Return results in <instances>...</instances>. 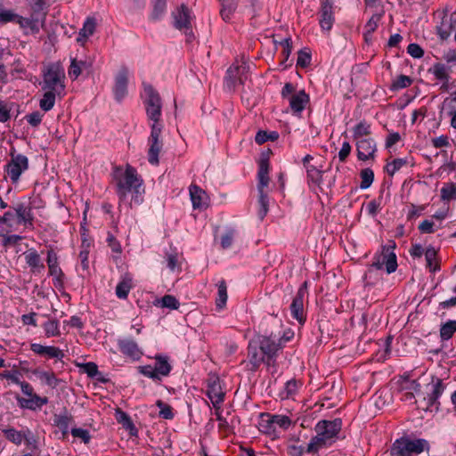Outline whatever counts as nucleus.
I'll use <instances>...</instances> for the list:
<instances>
[{"mask_svg":"<svg viewBox=\"0 0 456 456\" xmlns=\"http://www.w3.org/2000/svg\"><path fill=\"white\" fill-rule=\"evenodd\" d=\"M112 178L119 208L123 205L132 208L133 205L138 206L142 203L145 192L143 181L134 167L130 165H126V168L114 167Z\"/></svg>","mask_w":456,"mask_h":456,"instance_id":"1","label":"nucleus"},{"mask_svg":"<svg viewBox=\"0 0 456 456\" xmlns=\"http://www.w3.org/2000/svg\"><path fill=\"white\" fill-rule=\"evenodd\" d=\"M341 427L342 421L340 419L319 421L314 428L316 435L307 444L306 452L308 453H314L321 448L331 445L338 439Z\"/></svg>","mask_w":456,"mask_h":456,"instance_id":"2","label":"nucleus"},{"mask_svg":"<svg viewBox=\"0 0 456 456\" xmlns=\"http://www.w3.org/2000/svg\"><path fill=\"white\" fill-rule=\"evenodd\" d=\"M65 72L61 64L54 62L49 64L43 71L41 83L44 91H52L54 94H65Z\"/></svg>","mask_w":456,"mask_h":456,"instance_id":"3","label":"nucleus"},{"mask_svg":"<svg viewBox=\"0 0 456 456\" xmlns=\"http://www.w3.org/2000/svg\"><path fill=\"white\" fill-rule=\"evenodd\" d=\"M429 444L425 439H410L403 436L395 441L391 447V456H408L411 453L419 454L428 451Z\"/></svg>","mask_w":456,"mask_h":456,"instance_id":"4","label":"nucleus"},{"mask_svg":"<svg viewBox=\"0 0 456 456\" xmlns=\"http://www.w3.org/2000/svg\"><path fill=\"white\" fill-rule=\"evenodd\" d=\"M10 159L4 167L5 178L12 184L19 183L21 175L28 169V159L27 156L17 153L14 149L10 151Z\"/></svg>","mask_w":456,"mask_h":456,"instance_id":"5","label":"nucleus"},{"mask_svg":"<svg viewBox=\"0 0 456 456\" xmlns=\"http://www.w3.org/2000/svg\"><path fill=\"white\" fill-rule=\"evenodd\" d=\"M144 93L146 114L151 126H163L160 123L162 102L159 93L151 85L144 86Z\"/></svg>","mask_w":456,"mask_h":456,"instance_id":"6","label":"nucleus"},{"mask_svg":"<svg viewBox=\"0 0 456 456\" xmlns=\"http://www.w3.org/2000/svg\"><path fill=\"white\" fill-rule=\"evenodd\" d=\"M427 395L420 402L421 408L425 411H436L440 410L439 398L443 395L445 386L442 379L433 377L431 382L427 386Z\"/></svg>","mask_w":456,"mask_h":456,"instance_id":"7","label":"nucleus"},{"mask_svg":"<svg viewBox=\"0 0 456 456\" xmlns=\"http://www.w3.org/2000/svg\"><path fill=\"white\" fill-rule=\"evenodd\" d=\"M172 366L167 355L157 354L154 365H144L139 367V372L153 380H160L162 377L169 375Z\"/></svg>","mask_w":456,"mask_h":456,"instance_id":"8","label":"nucleus"},{"mask_svg":"<svg viewBox=\"0 0 456 456\" xmlns=\"http://www.w3.org/2000/svg\"><path fill=\"white\" fill-rule=\"evenodd\" d=\"M249 67L246 63L231 66L224 78V88L230 92L234 91L237 83L243 85L248 79Z\"/></svg>","mask_w":456,"mask_h":456,"instance_id":"9","label":"nucleus"},{"mask_svg":"<svg viewBox=\"0 0 456 456\" xmlns=\"http://www.w3.org/2000/svg\"><path fill=\"white\" fill-rule=\"evenodd\" d=\"M163 126H151V134L148 138V161L153 166L159 163V155L162 150L163 142L160 140Z\"/></svg>","mask_w":456,"mask_h":456,"instance_id":"10","label":"nucleus"},{"mask_svg":"<svg viewBox=\"0 0 456 456\" xmlns=\"http://www.w3.org/2000/svg\"><path fill=\"white\" fill-rule=\"evenodd\" d=\"M256 340L267 356V365H270L278 350L281 348V343L277 340V334L271 332L269 335L258 336Z\"/></svg>","mask_w":456,"mask_h":456,"instance_id":"11","label":"nucleus"},{"mask_svg":"<svg viewBox=\"0 0 456 456\" xmlns=\"http://www.w3.org/2000/svg\"><path fill=\"white\" fill-rule=\"evenodd\" d=\"M49 274L53 278V285L62 288L64 284V273L59 265L58 256L53 249L48 250L46 259Z\"/></svg>","mask_w":456,"mask_h":456,"instance_id":"12","label":"nucleus"},{"mask_svg":"<svg viewBox=\"0 0 456 456\" xmlns=\"http://www.w3.org/2000/svg\"><path fill=\"white\" fill-rule=\"evenodd\" d=\"M357 158L359 160L366 161L373 159L377 151V143L371 137L361 139L355 142Z\"/></svg>","mask_w":456,"mask_h":456,"instance_id":"13","label":"nucleus"},{"mask_svg":"<svg viewBox=\"0 0 456 456\" xmlns=\"http://www.w3.org/2000/svg\"><path fill=\"white\" fill-rule=\"evenodd\" d=\"M128 74V69L122 67L115 77L113 94L117 102H121L127 94Z\"/></svg>","mask_w":456,"mask_h":456,"instance_id":"14","label":"nucleus"},{"mask_svg":"<svg viewBox=\"0 0 456 456\" xmlns=\"http://www.w3.org/2000/svg\"><path fill=\"white\" fill-rule=\"evenodd\" d=\"M248 357L254 370L257 369L262 363L267 364V356L264 354V351L261 346H259L256 338L250 340L248 343Z\"/></svg>","mask_w":456,"mask_h":456,"instance_id":"15","label":"nucleus"},{"mask_svg":"<svg viewBox=\"0 0 456 456\" xmlns=\"http://www.w3.org/2000/svg\"><path fill=\"white\" fill-rule=\"evenodd\" d=\"M335 18L333 5L329 0H322L320 10L319 23L322 30L330 31L334 24Z\"/></svg>","mask_w":456,"mask_h":456,"instance_id":"16","label":"nucleus"},{"mask_svg":"<svg viewBox=\"0 0 456 456\" xmlns=\"http://www.w3.org/2000/svg\"><path fill=\"white\" fill-rule=\"evenodd\" d=\"M118 346L124 355L134 361L139 360L142 355V349L132 338H119L118 340Z\"/></svg>","mask_w":456,"mask_h":456,"instance_id":"17","label":"nucleus"},{"mask_svg":"<svg viewBox=\"0 0 456 456\" xmlns=\"http://www.w3.org/2000/svg\"><path fill=\"white\" fill-rule=\"evenodd\" d=\"M257 428L261 433L265 434L272 438L280 437V430L275 428L273 414L271 413L264 412L260 414Z\"/></svg>","mask_w":456,"mask_h":456,"instance_id":"18","label":"nucleus"},{"mask_svg":"<svg viewBox=\"0 0 456 456\" xmlns=\"http://www.w3.org/2000/svg\"><path fill=\"white\" fill-rule=\"evenodd\" d=\"M305 291L299 289L296 297L290 305L291 316L296 319L299 324L303 325L305 322V314L304 310Z\"/></svg>","mask_w":456,"mask_h":456,"instance_id":"19","label":"nucleus"},{"mask_svg":"<svg viewBox=\"0 0 456 456\" xmlns=\"http://www.w3.org/2000/svg\"><path fill=\"white\" fill-rule=\"evenodd\" d=\"M92 69V61L89 60H77L71 58L68 69L71 80H76L84 71L89 72Z\"/></svg>","mask_w":456,"mask_h":456,"instance_id":"20","label":"nucleus"},{"mask_svg":"<svg viewBox=\"0 0 456 456\" xmlns=\"http://www.w3.org/2000/svg\"><path fill=\"white\" fill-rule=\"evenodd\" d=\"M207 395L211 401L214 408H220L221 403L224 402V393L218 379H215L208 384Z\"/></svg>","mask_w":456,"mask_h":456,"instance_id":"21","label":"nucleus"},{"mask_svg":"<svg viewBox=\"0 0 456 456\" xmlns=\"http://www.w3.org/2000/svg\"><path fill=\"white\" fill-rule=\"evenodd\" d=\"M175 27L178 29H189L191 28V12L190 10L182 4L175 12H173Z\"/></svg>","mask_w":456,"mask_h":456,"instance_id":"22","label":"nucleus"},{"mask_svg":"<svg viewBox=\"0 0 456 456\" xmlns=\"http://www.w3.org/2000/svg\"><path fill=\"white\" fill-rule=\"evenodd\" d=\"M30 349L38 355H46L49 358L61 360L64 357L63 352L56 346H43L38 343H33L30 346Z\"/></svg>","mask_w":456,"mask_h":456,"instance_id":"23","label":"nucleus"},{"mask_svg":"<svg viewBox=\"0 0 456 456\" xmlns=\"http://www.w3.org/2000/svg\"><path fill=\"white\" fill-rule=\"evenodd\" d=\"M289 102L294 113H301L309 102V96L304 90H300L299 92L290 95Z\"/></svg>","mask_w":456,"mask_h":456,"instance_id":"24","label":"nucleus"},{"mask_svg":"<svg viewBox=\"0 0 456 456\" xmlns=\"http://www.w3.org/2000/svg\"><path fill=\"white\" fill-rule=\"evenodd\" d=\"M18 403L21 408L36 411L37 409H41L43 405L47 404L48 399L47 397H41L35 394L28 399L19 398Z\"/></svg>","mask_w":456,"mask_h":456,"instance_id":"25","label":"nucleus"},{"mask_svg":"<svg viewBox=\"0 0 456 456\" xmlns=\"http://www.w3.org/2000/svg\"><path fill=\"white\" fill-rule=\"evenodd\" d=\"M257 191L258 192L265 191V189L269 184V162L266 159H262L259 163V168L257 172Z\"/></svg>","mask_w":456,"mask_h":456,"instance_id":"26","label":"nucleus"},{"mask_svg":"<svg viewBox=\"0 0 456 456\" xmlns=\"http://www.w3.org/2000/svg\"><path fill=\"white\" fill-rule=\"evenodd\" d=\"M26 264L33 272H41L45 269L40 255L37 250L31 248L24 253Z\"/></svg>","mask_w":456,"mask_h":456,"instance_id":"27","label":"nucleus"},{"mask_svg":"<svg viewBox=\"0 0 456 456\" xmlns=\"http://www.w3.org/2000/svg\"><path fill=\"white\" fill-rule=\"evenodd\" d=\"M72 419V416L66 411L60 414H54L53 424L61 431L63 437L69 434V425Z\"/></svg>","mask_w":456,"mask_h":456,"instance_id":"28","label":"nucleus"},{"mask_svg":"<svg viewBox=\"0 0 456 456\" xmlns=\"http://www.w3.org/2000/svg\"><path fill=\"white\" fill-rule=\"evenodd\" d=\"M32 373L41 382L51 387L52 388H55L59 384V379L56 378L55 374L53 371H45V370H41L39 369H35L32 370Z\"/></svg>","mask_w":456,"mask_h":456,"instance_id":"29","label":"nucleus"},{"mask_svg":"<svg viewBox=\"0 0 456 456\" xmlns=\"http://www.w3.org/2000/svg\"><path fill=\"white\" fill-rule=\"evenodd\" d=\"M115 418L117 421L121 424L126 430H128L132 436L136 435L137 429L134 425L130 416L126 412L120 409H117L115 412Z\"/></svg>","mask_w":456,"mask_h":456,"instance_id":"30","label":"nucleus"},{"mask_svg":"<svg viewBox=\"0 0 456 456\" xmlns=\"http://www.w3.org/2000/svg\"><path fill=\"white\" fill-rule=\"evenodd\" d=\"M189 191L193 208H202L205 204L203 199L206 196V192L200 186L195 184H191Z\"/></svg>","mask_w":456,"mask_h":456,"instance_id":"31","label":"nucleus"},{"mask_svg":"<svg viewBox=\"0 0 456 456\" xmlns=\"http://www.w3.org/2000/svg\"><path fill=\"white\" fill-rule=\"evenodd\" d=\"M370 125L365 120L359 122L353 128V138L355 142L360 141L361 139L370 138Z\"/></svg>","mask_w":456,"mask_h":456,"instance_id":"32","label":"nucleus"},{"mask_svg":"<svg viewBox=\"0 0 456 456\" xmlns=\"http://www.w3.org/2000/svg\"><path fill=\"white\" fill-rule=\"evenodd\" d=\"M221 4L220 14L224 20H231L237 8L238 0H219Z\"/></svg>","mask_w":456,"mask_h":456,"instance_id":"33","label":"nucleus"},{"mask_svg":"<svg viewBox=\"0 0 456 456\" xmlns=\"http://www.w3.org/2000/svg\"><path fill=\"white\" fill-rule=\"evenodd\" d=\"M61 97V95L59 94H54L52 91H45L43 97L40 99L39 106L42 110L47 112L51 110L54 104L56 97Z\"/></svg>","mask_w":456,"mask_h":456,"instance_id":"34","label":"nucleus"},{"mask_svg":"<svg viewBox=\"0 0 456 456\" xmlns=\"http://www.w3.org/2000/svg\"><path fill=\"white\" fill-rule=\"evenodd\" d=\"M16 22L24 28H29L32 32L39 31V23L40 20L37 17H34L32 15L30 18H24L22 16L17 15Z\"/></svg>","mask_w":456,"mask_h":456,"instance_id":"35","label":"nucleus"},{"mask_svg":"<svg viewBox=\"0 0 456 456\" xmlns=\"http://www.w3.org/2000/svg\"><path fill=\"white\" fill-rule=\"evenodd\" d=\"M430 71L436 79L444 82L449 81L450 68L444 65V63H435L433 67L430 69Z\"/></svg>","mask_w":456,"mask_h":456,"instance_id":"36","label":"nucleus"},{"mask_svg":"<svg viewBox=\"0 0 456 456\" xmlns=\"http://www.w3.org/2000/svg\"><path fill=\"white\" fill-rule=\"evenodd\" d=\"M132 289V279L125 276L116 287V295L120 299H126Z\"/></svg>","mask_w":456,"mask_h":456,"instance_id":"37","label":"nucleus"},{"mask_svg":"<svg viewBox=\"0 0 456 456\" xmlns=\"http://www.w3.org/2000/svg\"><path fill=\"white\" fill-rule=\"evenodd\" d=\"M274 44L276 46L279 45L282 47L281 54L283 56V60L281 61L280 65L282 69H286L288 67L287 61L289 60L292 50V40L290 37H287L280 42L274 41Z\"/></svg>","mask_w":456,"mask_h":456,"instance_id":"38","label":"nucleus"},{"mask_svg":"<svg viewBox=\"0 0 456 456\" xmlns=\"http://www.w3.org/2000/svg\"><path fill=\"white\" fill-rule=\"evenodd\" d=\"M456 332V320H449L441 325L440 338L442 340H449Z\"/></svg>","mask_w":456,"mask_h":456,"instance_id":"39","label":"nucleus"},{"mask_svg":"<svg viewBox=\"0 0 456 456\" xmlns=\"http://www.w3.org/2000/svg\"><path fill=\"white\" fill-rule=\"evenodd\" d=\"M166 8V2L154 0L153 10L150 15V20L154 22L159 20L165 14Z\"/></svg>","mask_w":456,"mask_h":456,"instance_id":"40","label":"nucleus"},{"mask_svg":"<svg viewBox=\"0 0 456 456\" xmlns=\"http://www.w3.org/2000/svg\"><path fill=\"white\" fill-rule=\"evenodd\" d=\"M441 200L444 201H449L451 200H456V183H444L441 188Z\"/></svg>","mask_w":456,"mask_h":456,"instance_id":"41","label":"nucleus"},{"mask_svg":"<svg viewBox=\"0 0 456 456\" xmlns=\"http://www.w3.org/2000/svg\"><path fill=\"white\" fill-rule=\"evenodd\" d=\"M236 236L234 228H227L220 237V245L223 249L231 248Z\"/></svg>","mask_w":456,"mask_h":456,"instance_id":"42","label":"nucleus"},{"mask_svg":"<svg viewBox=\"0 0 456 456\" xmlns=\"http://www.w3.org/2000/svg\"><path fill=\"white\" fill-rule=\"evenodd\" d=\"M275 428H278L280 432L288 430L292 425V420L289 417L281 414H273Z\"/></svg>","mask_w":456,"mask_h":456,"instance_id":"43","label":"nucleus"},{"mask_svg":"<svg viewBox=\"0 0 456 456\" xmlns=\"http://www.w3.org/2000/svg\"><path fill=\"white\" fill-rule=\"evenodd\" d=\"M387 251H388V248L387 249ZM383 263L387 273L390 274L395 272L397 268V260L396 256L394 252H387V254H384Z\"/></svg>","mask_w":456,"mask_h":456,"instance_id":"44","label":"nucleus"},{"mask_svg":"<svg viewBox=\"0 0 456 456\" xmlns=\"http://www.w3.org/2000/svg\"><path fill=\"white\" fill-rule=\"evenodd\" d=\"M95 20L94 18H87L83 25V28L79 31L78 41L81 40V37L87 38L92 36L95 29Z\"/></svg>","mask_w":456,"mask_h":456,"instance_id":"45","label":"nucleus"},{"mask_svg":"<svg viewBox=\"0 0 456 456\" xmlns=\"http://www.w3.org/2000/svg\"><path fill=\"white\" fill-rule=\"evenodd\" d=\"M218 292L216 298V306L218 308H223L227 302V286L224 280L220 281L217 284Z\"/></svg>","mask_w":456,"mask_h":456,"instance_id":"46","label":"nucleus"},{"mask_svg":"<svg viewBox=\"0 0 456 456\" xmlns=\"http://www.w3.org/2000/svg\"><path fill=\"white\" fill-rule=\"evenodd\" d=\"M299 384L295 379H290L285 383L284 388L281 393L282 399L289 398L295 395L298 390Z\"/></svg>","mask_w":456,"mask_h":456,"instance_id":"47","label":"nucleus"},{"mask_svg":"<svg viewBox=\"0 0 456 456\" xmlns=\"http://www.w3.org/2000/svg\"><path fill=\"white\" fill-rule=\"evenodd\" d=\"M45 334L47 338L57 337L60 335L59 322L57 320H49L43 324Z\"/></svg>","mask_w":456,"mask_h":456,"instance_id":"48","label":"nucleus"},{"mask_svg":"<svg viewBox=\"0 0 456 456\" xmlns=\"http://www.w3.org/2000/svg\"><path fill=\"white\" fill-rule=\"evenodd\" d=\"M385 14V11L383 9L380 10L379 12L373 13L370 20L367 21L365 25L366 32L369 34L373 33L378 26L382 17Z\"/></svg>","mask_w":456,"mask_h":456,"instance_id":"49","label":"nucleus"},{"mask_svg":"<svg viewBox=\"0 0 456 456\" xmlns=\"http://www.w3.org/2000/svg\"><path fill=\"white\" fill-rule=\"evenodd\" d=\"M279 138V134L275 131L273 132H266L260 130L256 133L255 141L257 144H263L268 141L274 142Z\"/></svg>","mask_w":456,"mask_h":456,"instance_id":"50","label":"nucleus"},{"mask_svg":"<svg viewBox=\"0 0 456 456\" xmlns=\"http://www.w3.org/2000/svg\"><path fill=\"white\" fill-rule=\"evenodd\" d=\"M16 216L19 224L23 223L24 224H28L29 225H32L33 217L31 216L30 210L27 209L25 207L19 206L16 208Z\"/></svg>","mask_w":456,"mask_h":456,"instance_id":"51","label":"nucleus"},{"mask_svg":"<svg viewBox=\"0 0 456 456\" xmlns=\"http://www.w3.org/2000/svg\"><path fill=\"white\" fill-rule=\"evenodd\" d=\"M258 204L260 208L258 210V217L263 220L268 212L269 199L265 191L258 192Z\"/></svg>","mask_w":456,"mask_h":456,"instance_id":"52","label":"nucleus"},{"mask_svg":"<svg viewBox=\"0 0 456 456\" xmlns=\"http://www.w3.org/2000/svg\"><path fill=\"white\" fill-rule=\"evenodd\" d=\"M361 183L360 188L362 190L368 189L374 180V173L370 168H365L361 171Z\"/></svg>","mask_w":456,"mask_h":456,"instance_id":"53","label":"nucleus"},{"mask_svg":"<svg viewBox=\"0 0 456 456\" xmlns=\"http://www.w3.org/2000/svg\"><path fill=\"white\" fill-rule=\"evenodd\" d=\"M14 213L7 211L0 217V232H9L12 228V220L14 218Z\"/></svg>","mask_w":456,"mask_h":456,"instance_id":"54","label":"nucleus"},{"mask_svg":"<svg viewBox=\"0 0 456 456\" xmlns=\"http://www.w3.org/2000/svg\"><path fill=\"white\" fill-rule=\"evenodd\" d=\"M424 255L427 261V267L429 268L430 271L436 272L438 269L436 265L433 266V263L436 261L437 255L436 248L432 246L428 247Z\"/></svg>","mask_w":456,"mask_h":456,"instance_id":"55","label":"nucleus"},{"mask_svg":"<svg viewBox=\"0 0 456 456\" xmlns=\"http://www.w3.org/2000/svg\"><path fill=\"white\" fill-rule=\"evenodd\" d=\"M5 437L15 444H20L25 438V435L14 428L4 430Z\"/></svg>","mask_w":456,"mask_h":456,"instance_id":"56","label":"nucleus"},{"mask_svg":"<svg viewBox=\"0 0 456 456\" xmlns=\"http://www.w3.org/2000/svg\"><path fill=\"white\" fill-rule=\"evenodd\" d=\"M159 305L161 307L176 310L179 308V301L172 295H165L160 300Z\"/></svg>","mask_w":456,"mask_h":456,"instance_id":"57","label":"nucleus"},{"mask_svg":"<svg viewBox=\"0 0 456 456\" xmlns=\"http://www.w3.org/2000/svg\"><path fill=\"white\" fill-rule=\"evenodd\" d=\"M412 83V80L410 77L406 75H400L393 82L392 88L395 90L403 89L410 86Z\"/></svg>","mask_w":456,"mask_h":456,"instance_id":"58","label":"nucleus"},{"mask_svg":"<svg viewBox=\"0 0 456 456\" xmlns=\"http://www.w3.org/2000/svg\"><path fill=\"white\" fill-rule=\"evenodd\" d=\"M70 433L74 438L80 439L85 444L89 443V441L91 439L89 431L85 428H71Z\"/></svg>","mask_w":456,"mask_h":456,"instance_id":"59","label":"nucleus"},{"mask_svg":"<svg viewBox=\"0 0 456 456\" xmlns=\"http://www.w3.org/2000/svg\"><path fill=\"white\" fill-rule=\"evenodd\" d=\"M407 161L403 159H395L391 163H388L386 167L387 172L390 175H394L395 172L401 169Z\"/></svg>","mask_w":456,"mask_h":456,"instance_id":"60","label":"nucleus"},{"mask_svg":"<svg viewBox=\"0 0 456 456\" xmlns=\"http://www.w3.org/2000/svg\"><path fill=\"white\" fill-rule=\"evenodd\" d=\"M307 177L314 183H320L322 180V173L314 166L310 165L305 167Z\"/></svg>","mask_w":456,"mask_h":456,"instance_id":"61","label":"nucleus"},{"mask_svg":"<svg viewBox=\"0 0 456 456\" xmlns=\"http://www.w3.org/2000/svg\"><path fill=\"white\" fill-rule=\"evenodd\" d=\"M294 335L295 333L291 329L284 330L281 335L280 332L277 334V340L281 343V348L294 338Z\"/></svg>","mask_w":456,"mask_h":456,"instance_id":"62","label":"nucleus"},{"mask_svg":"<svg viewBox=\"0 0 456 456\" xmlns=\"http://www.w3.org/2000/svg\"><path fill=\"white\" fill-rule=\"evenodd\" d=\"M407 53L415 59H420L424 55L423 49L416 43H411L408 45Z\"/></svg>","mask_w":456,"mask_h":456,"instance_id":"63","label":"nucleus"},{"mask_svg":"<svg viewBox=\"0 0 456 456\" xmlns=\"http://www.w3.org/2000/svg\"><path fill=\"white\" fill-rule=\"evenodd\" d=\"M43 117L44 115L39 111H34L26 116V120L30 126L37 127L42 122Z\"/></svg>","mask_w":456,"mask_h":456,"instance_id":"64","label":"nucleus"}]
</instances>
